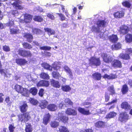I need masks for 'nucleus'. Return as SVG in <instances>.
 <instances>
[{
	"mask_svg": "<svg viewBox=\"0 0 132 132\" xmlns=\"http://www.w3.org/2000/svg\"><path fill=\"white\" fill-rule=\"evenodd\" d=\"M57 120L59 121H61L64 123L68 122V117L62 112H59L57 117Z\"/></svg>",
	"mask_w": 132,
	"mask_h": 132,
	"instance_id": "0eeeda50",
	"label": "nucleus"
},
{
	"mask_svg": "<svg viewBox=\"0 0 132 132\" xmlns=\"http://www.w3.org/2000/svg\"><path fill=\"white\" fill-rule=\"evenodd\" d=\"M130 119L129 116L126 112H122L119 114L118 120L120 122L125 123Z\"/></svg>",
	"mask_w": 132,
	"mask_h": 132,
	"instance_id": "39448f33",
	"label": "nucleus"
},
{
	"mask_svg": "<svg viewBox=\"0 0 132 132\" xmlns=\"http://www.w3.org/2000/svg\"><path fill=\"white\" fill-rule=\"evenodd\" d=\"M30 103L34 105H36L38 103V101L33 98H31L30 101Z\"/></svg>",
	"mask_w": 132,
	"mask_h": 132,
	"instance_id": "13d9d810",
	"label": "nucleus"
},
{
	"mask_svg": "<svg viewBox=\"0 0 132 132\" xmlns=\"http://www.w3.org/2000/svg\"><path fill=\"white\" fill-rule=\"evenodd\" d=\"M68 26V23H63L61 25L62 27L63 28H67Z\"/></svg>",
	"mask_w": 132,
	"mask_h": 132,
	"instance_id": "69168bd1",
	"label": "nucleus"
},
{
	"mask_svg": "<svg viewBox=\"0 0 132 132\" xmlns=\"http://www.w3.org/2000/svg\"><path fill=\"white\" fill-rule=\"evenodd\" d=\"M56 14L58 15L60 18V20L61 21H62L65 20L66 19H67L64 15L62 13H57Z\"/></svg>",
	"mask_w": 132,
	"mask_h": 132,
	"instance_id": "09e8293b",
	"label": "nucleus"
},
{
	"mask_svg": "<svg viewBox=\"0 0 132 132\" xmlns=\"http://www.w3.org/2000/svg\"><path fill=\"white\" fill-rule=\"evenodd\" d=\"M48 103V102L46 100H42L39 103L38 106L41 109H44L47 108Z\"/></svg>",
	"mask_w": 132,
	"mask_h": 132,
	"instance_id": "aec40b11",
	"label": "nucleus"
},
{
	"mask_svg": "<svg viewBox=\"0 0 132 132\" xmlns=\"http://www.w3.org/2000/svg\"><path fill=\"white\" fill-rule=\"evenodd\" d=\"M112 66L115 68H121L122 67V63L118 59H114L112 63Z\"/></svg>",
	"mask_w": 132,
	"mask_h": 132,
	"instance_id": "9b49d317",
	"label": "nucleus"
},
{
	"mask_svg": "<svg viewBox=\"0 0 132 132\" xmlns=\"http://www.w3.org/2000/svg\"><path fill=\"white\" fill-rule=\"evenodd\" d=\"M128 88L127 85L125 84L122 86L121 91L122 94H126L128 92Z\"/></svg>",
	"mask_w": 132,
	"mask_h": 132,
	"instance_id": "e433bc0d",
	"label": "nucleus"
},
{
	"mask_svg": "<svg viewBox=\"0 0 132 132\" xmlns=\"http://www.w3.org/2000/svg\"><path fill=\"white\" fill-rule=\"evenodd\" d=\"M65 103L66 104L70 105H72L73 104V102L69 98L65 99Z\"/></svg>",
	"mask_w": 132,
	"mask_h": 132,
	"instance_id": "5fc2aeb1",
	"label": "nucleus"
},
{
	"mask_svg": "<svg viewBox=\"0 0 132 132\" xmlns=\"http://www.w3.org/2000/svg\"><path fill=\"white\" fill-rule=\"evenodd\" d=\"M101 73L98 72H96L92 75V78L95 80H101L102 78Z\"/></svg>",
	"mask_w": 132,
	"mask_h": 132,
	"instance_id": "b1692460",
	"label": "nucleus"
},
{
	"mask_svg": "<svg viewBox=\"0 0 132 132\" xmlns=\"http://www.w3.org/2000/svg\"><path fill=\"white\" fill-rule=\"evenodd\" d=\"M51 49V47H48L47 46H43L40 47V49L41 50H45V51H49Z\"/></svg>",
	"mask_w": 132,
	"mask_h": 132,
	"instance_id": "4d7b16f0",
	"label": "nucleus"
},
{
	"mask_svg": "<svg viewBox=\"0 0 132 132\" xmlns=\"http://www.w3.org/2000/svg\"><path fill=\"white\" fill-rule=\"evenodd\" d=\"M95 126L98 128H104L105 126V123L102 121H98L95 123Z\"/></svg>",
	"mask_w": 132,
	"mask_h": 132,
	"instance_id": "393cba45",
	"label": "nucleus"
},
{
	"mask_svg": "<svg viewBox=\"0 0 132 132\" xmlns=\"http://www.w3.org/2000/svg\"><path fill=\"white\" fill-rule=\"evenodd\" d=\"M88 60L89 64L91 67L93 66L97 67L100 66L101 64V61L99 57L92 56Z\"/></svg>",
	"mask_w": 132,
	"mask_h": 132,
	"instance_id": "20e7f679",
	"label": "nucleus"
},
{
	"mask_svg": "<svg viewBox=\"0 0 132 132\" xmlns=\"http://www.w3.org/2000/svg\"><path fill=\"white\" fill-rule=\"evenodd\" d=\"M117 115L116 113L114 112H110L108 113V114L106 115V118L110 119L114 118Z\"/></svg>",
	"mask_w": 132,
	"mask_h": 132,
	"instance_id": "58836bf2",
	"label": "nucleus"
},
{
	"mask_svg": "<svg viewBox=\"0 0 132 132\" xmlns=\"http://www.w3.org/2000/svg\"><path fill=\"white\" fill-rule=\"evenodd\" d=\"M27 62V61L24 59L18 58L15 59V63L20 66L24 65Z\"/></svg>",
	"mask_w": 132,
	"mask_h": 132,
	"instance_id": "ddd939ff",
	"label": "nucleus"
},
{
	"mask_svg": "<svg viewBox=\"0 0 132 132\" xmlns=\"http://www.w3.org/2000/svg\"><path fill=\"white\" fill-rule=\"evenodd\" d=\"M10 33L11 34H16L20 33V30L14 28L10 29Z\"/></svg>",
	"mask_w": 132,
	"mask_h": 132,
	"instance_id": "de8ad7c7",
	"label": "nucleus"
},
{
	"mask_svg": "<svg viewBox=\"0 0 132 132\" xmlns=\"http://www.w3.org/2000/svg\"><path fill=\"white\" fill-rule=\"evenodd\" d=\"M50 85L49 82L48 81L42 80H40L37 84L36 85L37 87H48Z\"/></svg>",
	"mask_w": 132,
	"mask_h": 132,
	"instance_id": "2eb2a0df",
	"label": "nucleus"
},
{
	"mask_svg": "<svg viewBox=\"0 0 132 132\" xmlns=\"http://www.w3.org/2000/svg\"><path fill=\"white\" fill-rule=\"evenodd\" d=\"M101 56L102 58L103 61L106 63H111L113 58L111 56H110L106 53H103L101 54Z\"/></svg>",
	"mask_w": 132,
	"mask_h": 132,
	"instance_id": "423d86ee",
	"label": "nucleus"
},
{
	"mask_svg": "<svg viewBox=\"0 0 132 132\" xmlns=\"http://www.w3.org/2000/svg\"><path fill=\"white\" fill-rule=\"evenodd\" d=\"M125 40L127 43H130L132 42V34H127L125 36Z\"/></svg>",
	"mask_w": 132,
	"mask_h": 132,
	"instance_id": "cd10ccee",
	"label": "nucleus"
},
{
	"mask_svg": "<svg viewBox=\"0 0 132 132\" xmlns=\"http://www.w3.org/2000/svg\"><path fill=\"white\" fill-rule=\"evenodd\" d=\"M61 89L63 91L68 92L71 90V88L69 85H62L61 86Z\"/></svg>",
	"mask_w": 132,
	"mask_h": 132,
	"instance_id": "4c0bfd02",
	"label": "nucleus"
},
{
	"mask_svg": "<svg viewBox=\"0 0 132 132\" xmlns=\"http://www.w3.org/2000/svg\"><path fill=\"white\" fill-rule=\"evenodd\" d=\"M63 68L65 71L67 73H68L69 77L70 78H72L73 77V74L70 68L66 65L64 66Z\"/></svg>",
	"mask_w": 132,
	"mask_h": 132,
	"instance_id": "7c9ffc66",
	"label": "nucleus"
},
{
	"mask_svg": "<svg viewBox=\"0 0 132 132\" xmlns=\"http://www.w3.org/2000/svg\"><path fill=\"white\" fill-rule=\"evenodd\" d=\"M125 15V12L123 10L117 11L114 12L113 14V15L114 18L118 19L123 17Z\"/></svg>",
	"mask_w": 132,
	"mask_h": 132,
	"instance_id": "f8f14e48",
	"label": "nucleus"
},
{
	"mask_svg": "<svg viewBox=\"0 0 132 132\" xmlns=\"http://www.w3.org/2000/svg\"><path fill=\"white\" fill-rule=\"evenodd\" d=\"M26 132H32V128L30 123H27L26 125L25 128Z\"/></svg>",
	"mask_w": 132,
	"mask_h": 132,
	"instance_id": "a19ab883",
	"label": "nucleus"
},
{
	"mask_svg": "<svg viewBox=\"0 0 132 132\" xmlns=\"http://www.w3.org/2000/svg\"><path fill=\"white\" fill-rule=\"evenodd\" d=\"M59 5H60L61 7V9L62 11V12H64L65 11V9L64 8V6L63 5L55 4L53 5L52 7L53 9H54L56 8H57Z\"/></svg>",
	"mask_w": 132,
	"mask_h": 132,
	"instance_id": "8fccbe9b",
	"label": "nucleus"
},
{
	"mask_svg": "<svg viewBox=\"0 0 132 132\" xmlns=\"http://www.w3.org/2000/svg\"><path fill=\"white\" fill-rule=\"evenodd\" d=\"M52 75L53 77L56 79H59L61 76L60 73L57 71H52Z\"/></svg>",
	"mask_w": 132,
	"mask_h": 132,
	"instance_id": "2f4dec72",
	"label": "nucleus"
},
{
	"mask_svg": "<svg viewBox=\"0 0 132 132\" xmlns=\"http://www.w3.org/2000/svg\"><path fill=\"white\" fill-rule=\"evenodd\" d=\"M121 107L126 111L130 110L131 109V105L127 102H123L121 104Z\"/></svg>",
	"mask_w": 132,
	"mask_h": 132,
	"instance_id": "f3484780",
	"label": "nucleus"
},
{
	"mask_svg": "<svg viewBox=\"0 0 132 132\" xmlns=\"http://www.w3.org/2000/svg\"><path fill=\"white\" fill-rule=\"evenodd\" d=\"M44 29L45 32H47V34L49 36L54 35L55 34V31L51 28H44Z\"/></svg>",
	"mask_w": 132,
	"mask_h": 132,
	"instance_id": "c85d7f7f",
	"label": "nucleus"
},
{
	"mask_svg": "<svg viewBox=\"0 0 132 132\" xmlns=\"http://www.w3.org/2000/svg\"><path fill=\"white\" fill-rule=\"evenodd\" d=\"M18 115V120L21 122H26L29 120L31 118L30 112L22 113Z\"/></svg>",
	"mask_w": 132,
	"mask_h": 132,
	"instance_id": "f03ea898",
	"label": "nucleus"
},
{
	"mask_svg": "<svg viewBox=\"0 0 132 132\" xmlns=\"http://www.w3.org/2000/svg\"><path fill=\"white\" fill-rule=\"evenodd\" d=\"M40 78L43 79L48 80L50 78V77L47 73L44 72H42L40 75Z\"/></svg>",
	"mask_w": 132,
	"mask_h": 132,
	"instance_id": "f704fd0d",
	"label": "nucleus"
},
{
	"mask_svg": "<svg viewBox=\"0 0 132 132\" xmlns=\"http://www.w3.org/2000/svg\"><path fill=\"white\" fill-rule=\"evenodd\" d=\"M12 5L17 10H22L23 9V7L19 4L17 2H13Z\"/></svg>",
	"mask_w": 132,
	"mask_h": 132,
	"instance_id": "49530a36",
	"label": "nucleus"
},
{
	"mask_svg": "<svg viewBox=\"0 0 132 132\" xmlns=\"http://www.w3.org/2000/svg\"><path fill=\"white\" fill-rule=\"evenodd\" d=\"M18 54L23 57H31L32 54L30 51L22 49H19L18 51Z\"/></svg>",
	"mask_w": 132,
	"mask_h": 132,
	"instance_id": "6e6552de",
	"label": "nucleus"
},
{
	"mask_svg": "<svg viewBox=\"0 0 132 132\" xmlns=\"http://www.w3.org/2000/svg\"><path fill=\"white\" fill-rule=\"evenodd\" d=\"M105 101L107 102L109 101L110 98L109 95L107 93H105Z\"/></svg>",
	"mask_w": 132,
	"mask_h": 132,
	"instance_id": "680f3d73",
	"label": "nucleus"
},
{
	"mask_svg": "<svg viewBox=\"0 0 132 132\" xmlns=\"http://www.w3.org/2000/svg\"><path fill=\"white\" fill-rule=\"evenodd\" d=\"M40 30L36 28H34L32 29V32L33 34H38L40 31Z\"/></svg>",
	"mask_w": 132,
	"mask_h": 132,
	"instance_id": "6e6d98bb",
	"label": "nucleus"
},
{
	"mask_svg": "<svg viewBox=\"0 0 132 132\" xmlns=\"http://www.w3.org/2000/svg\"><path fill=\"white\" fill-rule=\"evenodd\" d=\"M57 106L54 104H50L48 105L47 107V109L51 111H54L56 109Z\"/></svg>",
	"mask_w": 132,
	"mask_h": 132,
	"instance_id": "a878e982",
	"label": "nucleus"
},
{
	"mask_svg": "<svg viewBox=\"0 0 132 132\" xmlns=\"http://www.w3.org/2000/svg\"><path fill=\"white\" fill-rule=\"evenodd\" d=\"M117 78V76L116 74L111 73L109 75V80Z\"/></svg>",
	"mask_w": 132,
	"mask_h": 132,
	"instance_id": "052dcab7",
	"label": "nucleus"
},
{
	"mask_svg": "<svg viewBox=\"0 0 132 132\" xmlns=\"http://www.w3.org/2000/svg\"><path fill=\"white\" fill-rule=\"evenodd\" d=\"M22 45L23 47L26 49H30L32 48V46L27 42H24Z\"/></svg>",
	"mask_w": 132,
	"mask_h": 132,
	"instance_id": "79ce46f5",
	"label": "nucleus"
},
{
	"mask_svg": "<svg viewBox=\"0 0 132 132\" xmlns=\"http://www.w3.org/2000/svg\"><path fill=\"white\" fill-rule=\"evenodd\" d=\"M19 108L21 113H25L27 112L28 107V105L26 101H22L19 103Z\"/></svg>",
	"mask_w": 132,
	"mask_h": 132,
	"instance_id": "1a4fd4ad",
	"label": "nucleus"
},
{
	"mask_svg": "<svg viewBox=\"0 0 132 132\" xmlns=\"http://www.w3.org/2000/svg\"><path fill=\"white\" fill-rule=\"evenodd\" d=\"M51 115L49 113L46 114L45 115L43 119V123L45 125H47L51 118Z\"/></svg>",
	"mask_w": 132,
	"mask_h": 132,
	"instance_id": "5701e85b",
	"label": "nucleus"
},
{
	"mask_svg": "<svg viewBox=\"0 0 132 132\" xmlns=\"http://www.w3.org/2000/svg\"><path fill=\"white\" fill-rule=\"evenodd\" d=\"M15 128V127L12 124L10 125L9 127V130L10 131V132H13Z\"/></svg>",
	"mask_w": 132,
	"mask_h": 132,
	"instance_id": "e2e57ef3",
	"label": "nucleus"
},
{
	"mask_svg": "<svg viewBox=\"0 0 132 132\" xmlns=\"http://www.w3.org/2000/svg\"><path fill=\"white\" fill-rule=\"evenodd\" d=\"M23 37L26 39V40L28 42L30 43L31 42L33 39V35L29 33L24 34Z\"/></svg>",
	"mask_w": 132,
	"mask_h": 132,
	"instance_id": "412c9836",
	"label": "nucleus"
},
{
	"mask_svg": "<svg viewBox=\"0 0 132 132\" xmlns=\"http://www.w3.org/2000/svg\"><path fill=\"white\" fill-rule=\"evenodd\" d=\"M51 84L54 87L59 88L61 86V85L58 81L54 79H52L50 80Z\"/></svg>",
	"mask_w": 132,
	"mask_h": 132,
	"instance_id": "4be33fe9",
	"label": "nucleus"
},
{
	"mask_svg": "<svg viewBox=\"0 0 132 132\" xmlns=\"http://www.w3.org/2000/svg\"><path fill=\"white\" fill-rule=\"evenodd\" d=\"M51 126L53 128L57 127L59 125V123L55 121H51L50 123Z\"/></svg>",
	"mask_w": 132,
	"mask_h": 132,
	"instance_id": "a18cd8bd",
	"label": "nucleus"
},
{
	"mask_svg": "<svg viewBox=\"0 0 132 132\" xmlns=\"http://www.w3.org/2000/svg\"><path fill=\"white\" fill-rule=\"evenodd\" d=\"M119 57L122 60H128L130 59V57L129 54L127 53H120L119 55Z\"/></svg>",
	"mask_w": 132,
	"mask_h": 132,
	"instance_id": "6ab92c4d",
	"label": "nucleus"
},
{
	"mask_svg": "<svg viewBox=\"0 0 132 132\" xmlns=\"http://www.w3.org/2000/svg\"><path fill=\"white\" fill-rule=\"evenodd\" d=\"M108 90L111 93V94L113 95L115 94V92L113 85L110 86L108 88Z\"/></svg>",
	"mask_w": 132,
	"mask_h": 132,
	"instance_id": "3c124183",
	"label": "nucleus"
},
{
	"mask_svg": "<svg viewBox=\"0 0 132 132\" xmlns=\"http://www.w3.org/2000/svg\"><path fill=\"white\" fill-rule=\"evenodd\" d=\"M95 24L96 25L97 27H95L94 25L92 26L91 31L92 32H99L100 31V28H104L106 27L108 23L105 20L98 19L96 21Z\"/></svg>",
	"mask_w": 132,
	"mask_h": 132,
	"instance_id": "f257e3e1",
	"label": "nucleus"
},
{
	"mask_svg": "<svg viewBox=\"0 0 132 132\" xmlns=\"http://www.w3.org/2000/svg\"><path fill=\"white\" fill-rule=\"evenodd\" d=\"M52 67L54 70L57 71L61 68L59 64L57 62H54L52 64Z\"/></svg>",
	"mask_w": 132,
	"mask_h": 132,
	"instance_id": "c9c22d12",
	"label": "nucleus"
},
{
	"mask_svg": "<svg viewBox=\"0 0 132 132\" xmlns=\"http://www.w3.org/2000/svg\"><path fill=\"white\" fill-rule=\"evenodd\" d=\"M122 4L123 6L129 8L132 5V1L129 0L126 1L122 2Z\"/></svg>",
	"mask_w": 132,
	"mask_h": 132,
	"instance_id": "c756f323",
	"label": "nucleus"
},
{
	"mask_svg": "<svg viewBox=\"0 0 132 132\" xmlns=\"http://www.w3.org/2000/svg\"><path fill=\"white\" fill-rule=\"evenodd\" d=\"M47 17L51 20H53L55 19V17L52 13H48L46 15Z\"/></svg>",
	"mask_w": 132,
	"mask_h": 132,
	"instance_id": "603ef678",
	"label": "nucleus"
},
{
	"mask_svg": "<svg viewBox=\"0 0 132 132\" xmlns=\"http://www.w3.org/2000/svg\"><path fill=\"white\" fill-rule=\"evenodd\" d=\"M78 110L80 113L84 115H89L91 114L89 110H86L84 108L80 107L78 108Z\"/></svg>",
	"mask_w": 132,
	"mask_h": 132,
	"instance_id": "4468645a",
	"label": "nucleus"
},
{
	"mask_svg": "<svg viewBox=\"0 0 132 132\" xmlns=\"http://www.w3.org/2000/svg\"><path fill=\"white\" fill-rule=\"evenodd\" d=\"M59 132H69L67 128L64 126H60L59 128Z\"/></svg>",
	"mask_w": 132,
	"mask_h": 132,
	"instance_id": "ea45409f",
	"label": "nucleus"
},
{
	"mask_svg": "<svg viewBox=\"0 0 132 132\" xmlns=\"http://www.w3.org/2000/svg\"><path fill=\"white\" fill-rule=\"evenodd\" d=\"M32 15L28 13H25L24 15L23 21L26 23H30L32 19Z\"/></svg>",
	"mask_w": 132,
	"mask_h": 132,
	"instance_id": "dca6fc26",
	"label": "nucleus"
},
{
	"mask_svg": "<svg viewBox=\"0 0 132 132\" xmlns=\"http://www.w3.org/2000/svg\"><path fill=\"white\" fill-rule=\"evenodd\" d=\"M3 49L4 51L6 52H9L10 50L9 46L6 45H4L3 46Z\"/></svg>",
	"mask_w": 132,
	"mask_h": 132,
	"instance_id": "864d4df0",
	"label": "nucleus"
},
{
	"mask_svg": "<svg viewBox=\"0 0 132 132\" xmlns=\"http://www.w3.org/2000/svg\"><path fill=\"white\" fill-rule=\"evenodd\" d=\"M42 66L45 69L50 71L52 70V66L44 62L42 64Z\"/></svg>",
	"mask_w": 132,
	"mask_h": 132,
	"instance_id": "473e14b6",
	"label": "nucleus"
},
{
	"mask_svg": "<svg viewBox=\"0 0 132 132\" xmlns=\"http://www.w3.org/2000/svg\"><path fill=\"white\" fill-rule=\"evenodd\" d=\"M65 113L68 115L75 116L77 114V111L71 108H67L65 111Z\"/></svg>",
	"mask_w": 132,
	"mask_h": 132,
	"instance_id": "a211bd4d",
	"label": "nucleus"
},
{
	"mask_svg": "<svg viewBox=\"0 0 132 132\" xmlns=\"http://www.w3.org/2000/svg\"><path fill=\"white\" fill-rule=\"evenodd\" d=\"M103 77L104 79H108L109 80V75H107V74H105L103 76Z\"/></svg>",
	"mask_w": 132,
	"mask_h": 132,
	"instance_id": "774afa93",
	"label": "nucleus"
},
{
	"mask_svg": "<svg viewBox=\"0 0 132 132\" xmlns=\"http://www.w3.org/2000/svg\"><path fill=\"white\" fill-rule=\"evenodd\" d=\"M129 31V27L127 26L123 25L119 28L118 31L121 35H124L127 34Z\"/></svg>",
	"mask_w": 132,
	"mask_h": 132,
	"instance_id": "9d476101",
	"label": "nucleus"
},
{
	"mask_svg": "<svg viewBox=\"0 0 132 132\" xmlns=\"http://www.w3.org/2000/svg\"><path fill=\"white\" fill-rule=\"evenodd\" d=\"M109 39L111 42L115 43L118 41V38L117 35L113 34L109 36Z\"/></svg>",
	"mask_w": 132,
	"mask_h": 132,
	"instance_id": "bb28decb",
	"label": "nucleus"
},
{
	"mask_svg": "<svg viewBox=\"0 0 132 132\" xmlns=\"http://www.w3.org/2000/svg\"><path fill=\"white\" fill-rule=\"evenodd\" d=\"M44 90L43 89H40L38 93L39 95L41 97H43L44 94Z\"/></svg>",
	"mask_w": 132,
	"mask_h": 132,
	"instance_id": "bf43d9fd",
	"label": "nucleus"
},
{
	"mask_svg": "<svg viewBox=\"0 0 132 132\" xmlns=\"http://www.w3.org/2000/svg\"><path fill=\"white\" fill-rule=\"evenodd\" d=\"M14 89L18 93L21 94L23 96L28 97L29 96V90L26 88H23L21 86L17 84L15 85Z\"/></svg>",
	"mask_w": 132,
	"mask_h": 132,
	"instance_id": "7ed1b4c3",
	"label": "nucleus"
},
{
	"mask_svg": "<svg viewBox=\"0 0 132 132\" xmlns=\"http://www.w3.org/2000/svg\"><path fill=\"white\" fill-rule=\"evenodd\" d=\"M121 45L120 43H118L116 44L113 45L112 47L113 49L115 50H117L121 48Z\"/></svg>",
	"mask_w": 132,
	"mask_h": 132,
	"instance_id": "c03bdc74",
	"label": "nucleus"
},
{
	"mask_svg": "<svg viewBox=\"0 0 132 132\" xmlns=\"http://www.w3.org/2000/svg\"><path fill=\"white\" fill-rule=\"evenodd\" d=\"M82 132H93V130L91 129H85Z\"/></svg>",
	"mask_w": 132,
	"mask_h": 132,
	"instance_id": "338daca9",
	"label": "nucleus"
},
{
	"mask_svg": "<svg viewBox=\"0 0 132 132\" xmlns=\"http://www.w3.org/2000/svg\"><path fill=\"white\" fill-rule=\"evenodd\" d=\"M38 90L35 87L31 88L29 90V92L33 96L36 95L37 94Z\"/></svg>",
	"mask_w": 132,
	"mask_h": 132,
	"instance_id": "72a5a7b5",
	"label": "nucleus"
},
{
	"mask_svg": "<svg viewBox=\"0 0 132 132\" xmlns=\"http://www.w3.org/2000/svg\"><path fill=\"white\" fill-rule=\"evenodd\" d=\"M33 20L35 21L41 22L43 20V18L40 15H35L33 18Z\"/></svg>",
	"mask_w": 132,
	"mask_h": 132,
	"instance_id": "37998d69",
	"label": "nucleus"
},
{
	"mask_svg": "<svg viewBox=\"0 0 132 132\" xmlns=\"http://www.w3.org/2000/svg\"><path fill=\"white\" fill-rule=\"evenodd\" d=\"M125 51L127 54H129V55L131 54H132V48H127L126 49Z\"/></svg>",
	"mask_w": 132,
	"mask_h": 132,
	"instance_id": "0e129e2a",
	"label": "nucleus"
}]
</instances>
